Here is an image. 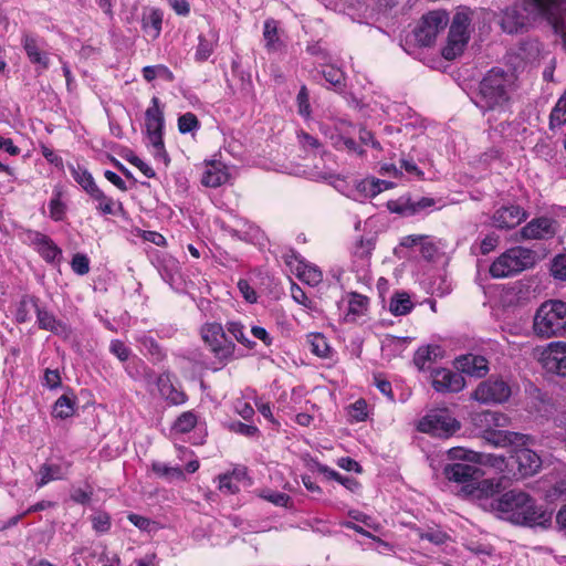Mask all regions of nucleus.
<instances>
[{
  "mask_svg": "<svg viewBox=\"0 0 566 566\" xmlns=\"http://www.w3.org/2000/svg\"><path fill=\"white\" fill-rule=\"evenodd\" d=\"M491 510L515 525L546 528L551 525L553 514L523 491L511 490L491 499Z\"/></svg>",
  "mask_w": 566,
  "mask_h": 566,
  "instance_id": "f257e3e1",
  "label": "nucleus"
},
{
  "mask_svg": "<svg viewBox=\"0 0 566 566\" xmlns=\"http://www.w3.org/2000/svg\"><path fill=\"white\" fill-rule=\"evenodd\" d=\"M516 90V74L511 70L494 66L480 81L474 103L484 114H503L510 111Z\"/></svg>",
  "mask_w": 566,
  "mask_h": 566,
  "instance_id": "f03ea898",
  "label": "nucleus"
},
{
  "mask_svg": "<svg viewBox=\"0 0 566 566\" xmlns=\"http://www.w3.org/2000/svg\"><path fill=\"white\" fill-rule=\"evenodd\" d=\"M448 455L451 460L460 461L446 465L443 473L449 481L463 484V490L470 494L475 490L486 497L499 493V483L491 480L480 481L483 472L475 465L481 462L479 453L463 448H451Z\"/></svg>",
  "mask_w": 566,
  "mask_h": 566,
  "instance_id": "7ed1b4c3",
  "label": "nucleus"
},
{
  "mask_svg": "<svg viewBox=\"0 0 566 566\" xmlns=\"http://www.w3.org/2000/svg\"><path fill=\"white\" fill-rule=\"evenodd\" d=\"M503 436V441L509 442L514 447L513 454L511 455V465L516 467L520 478H527L536 474L542 468L541 457L527 446L534 442V438L527 434L499 431Z\"/></svg>",
  "mask_w": 566,
  "mask_h": 566,
  "instance_id": "20e7f679",
  "label": "nucleus"
},
{
  "mask_svg": "<svg viewBox=\"0 0 566 566\" xmlns=\"http://www.w3.org/2000/svg\"><path fill=\"white\" fill-rule=\"evenodd\" d=\"M534 333L542 338L566 335V303L559 300L544 302L536 311Z\"/></svg>",
  "mask_w": 566,
  "mask_h": 566,
  "instance_id": "39448f33",
  "label": "nucleus"
},
{
  "mask_svg": "<svg viewBox=\"0 0 566 566\" xmlns=\"http://www.w3.org/2000/svg\"><path fill=\"white\" fill-rule=\"evenodd\" d=\"M536 254L524 247H513L497 256L490 265L493 279H505L516 275L535 264Z\"/></svg>",
  "mask_w": 566,
  "mask_h": 566,
  "instance_id": "423d86ee",
  "label": "nucleus"
},
{
  "mask_svg": "<svg viewBox=\"0 0 566 566\" xmlns=\"http://www.w3.org/2000/svg\"><path fill=\"white\" fill-rule=\"evenodd\" d=\"M164 125V113L159 107V99L158 97H153L151 105L145 112L146 134L149 144L153 147V155L155 158L164 160L167 165L169 163V157L165 149L163 139Z\"/></svg>",
  "mask_w": 566,
  "mask_h": 566,
  "instance_id": "0eeeda50",
  "label": "nucleus"
},
{
  "mask_svg": "<svg viewBox=\"0 0 566 566\" xmlns=\"http://www.w3.org/2000/svg\"><path fill=\"white\" fill-rule=\"evenodd\" d=\"M470 24L471 18L468 12L459 11L454 14L449 29L447 44L441 51V54L446 60H454L463 53L470 39Z\"/></svg>",
  "mask_w": 566,
  "mask_h": 566,
  "instance_id": "6e6552de",
  "label": "nucleus"
},
{
  "mask_svg": "<svg viewBox=\"0 0 566 566\" xmlns=\"http://www.w3.org/2000/svg\"><path fill=\"white\" fill-rule=\"evenodd\" d=\"M460 422L447 410H440L424 416L417 426L420 432L438 438H449L460 430Z\"/></svg>",
  "mask_w": 566,
  "mask_h": 566,
  "instance_id": "1a4fd4ad",
  "label": "nucleus"
},
{
  "mask_svg": "<svg viewBox=\"0 0 566 566\" xmlns=\"http://www.w3.org/2000/svg\"><path fill=\"white\" fill-rule=\"evenodd\" d=\"M448 23L449 14L444 10H433L423 14L413 31L417 43L421 46H430Z\"/></svg>",
  "mask_w": 566,
  "mask_h": 566,
  "instance_id": "9d476101",
  "label": "nucleus"
},
{
  "mask_svg": "<svg viewBox=\"0 0 566 566\" xmlns=\"http://www.w3.org/2000/svg\"><path fill=\"white\" fill-rule=\"evenodd\" d=\"M511 396V388L502 378L490 377L481 381L472 394L481 403H502Z\"/></svg>",
  "mask_w": 566,
  "mask_h": 566,
  "instance_id": "9b49d317",
  "label": "nucleus"
},
{
  "mask_svg": "<svg viewBox=\"0 0 566 566\" xmlns=\"http://www.w3.org/2000/svg\"><path fill=\"white\" fill-rule=\"evenodd\" d=\"M24 240L41 255L48 263H59L62 259V250L46 234L34 230L24 233Z\"/></svg>",
  "mask_w": 566,
  "mask_h": 566,
  "instance_id": "f8f14e48",
  "label": "nucleus"
},
{
  "mask_svg": "<svg viewBox=\"0 0 566 566\" xmlns=\"http://www.w3.org/2000/svg\"><path fill=\"white\" fill-rule=\"evenodd\" d=\"M431 378V385L434 390L442 394L459 392L465 386L463 376L448 368L434 369Z\"/></svg>",
  "mask_w": 566,
  "mask_h": 566,
  "instance_id": "ddd939ff",
  "label": "nucleus"
},
{
  "mask_svg": "<svg viewBox=\"0 0 566 566\" xmlns=\"http://www.w3.org/2000/svg\"><path fill=\"white\" fill-rule=\"evenodd\" d=\"M543 365L547 371L566 377V343H552L543 354Z\"/></svg>",
  "mask_w": 566,
  "mask_h": 566,
  "instance_id": "4468645a",
  "label": "nucleus"
},
{
  "mask_svg": "<svg viewBox=\"0 0 566 566\" xmlns=\"http://www.w3.org/2000/svg\"><path fill=\"white\" fill-rule=\"evenodd\" d=\"M527 218V212L520 206L511 205L497 209L493 217V226L499 229H512Z\"/></svg>",
  "mask_w": 566,
  "mask_h": 566,
  "instance_id": "2eb2a0df",
  "label": "nucleus"
},
{
  "mask_svg": "<svg viewBox=\"0 0 566 566\" xmlns=\"http://www.w3.org/2000/svg\"><path fill=\"white\" fill-rule=\"evenodd\" d=\"M21 44L25 51V54L32 64L36 65V69L44 71L50 65V57L43 50L41 41L29 33L22 35Z\"/></svg>",
  "mask_w": 566,
  "mask_h": 566,
  "instance_id": "dca6fc26",
  "label": "nucleus"
},
{
  "mask_svg": "<svg viewBox=\"0 0 566 566\" xmlns=\"http://www.w3.org/2000/svg\"><path fill=\"white\" fill-rule=\"evenodd\" d=\"M554 223L547 217L535 218L521 229V237L526 240L547 239L555 233Z\"/></svg>",
  "mask_w": 566,
  "mask_h": 566,
  "instance_id": "f3484780",
  "label": "nucleus"
},
{
  "mask_svg": "<svg viewBox=\"0 0 566 566\" xmlns=\"http://www.w3.org/2000/svg\"><path fill=\"white\" fill-rule=\"evenodd\" d=\"M457 368L472 377H483L489 371V364L485 357L479 355H464L457 359Z\"/></svg>",
  "mask_w": 566,
  "mask_h": 566,
  "instance_id": "a211bd4d",
  "label": "nucleus"
},
{
  "mask_svg": "<svg viewBox=\"0 0 566 566\" xmlns=\"http://www.w3.org/2000/svg\"><path fill=\"white\" fill-rule=\"evenodd\" d=\"M229 179L228 169L221 161H210L205 165L201 182L206 187L216 188L226 184Z\"/></svg>",
  "mask_w": 566,
  "mask_h": 566,
  "instance_id": "6ab92c4d",
  "label": "nucleus"
},
{
  "mask_svg": "<svg viewBox=\"0 0 566 566\" xmlns=\"http://www.w3.org/2000/svg\"><path fill=\"white\" fill-rule=\"evenodd\" d=\"M35 314L39 328L49 331L55 335L67 336L70 332L67 325L57 319L52 312L39 306Z\"/></svg>",
  "mask_w": 566,
  "mask_h": 566,
  "instance_id": "aec40b11",
  "label": "nucleus"
},
{
  "mask_svg": "<svg viewBox=\"0 0 566 566\" xmlns=\"http://www.w3.org/2000/svg\"><path fill=\"white\" fill-rule=\"evenodd\" d=\"M218 41L219 33L213 28H210L206 33H200L198 36V45L195 52V60L197 62L207 61L213 53Z\"/></svg>",
  "mask_w": 566,
  "mask_h": 566,
  "instance_id": "412c9836",
  "label": "nucleus"
},
{
  "mask_svg": "<svg viewBox=\"0 0 566 566\" xmlns=\"http://www.w3.org/2000/svg\"><path fill=\"white\" fill-rule=\"evenodd\" d=\"M88 195L97 202L96 209L102 214H116L124 211L122 202H116L112 198L107 197L98 186H96Z\"/></svg>",
  "mask_w": 566,
  "mask_h": 566,
  "instance_id": "4be33fe9",
  "label": "nucleus"
},
{
  "mask_svg": "<svg viewBox=\"0 0 566 566\" xmlns=\"http://www.w3.org/2000/svg\"><path fill=\"white\" fill-rule=\"evenodd\" d=\"M163 12L159 9L151 8L144 12L142 28L151 39H157L161 32Z\"/></svg>",
  "mask_w": 566,
  "mask_h": 566,
  "instance_id": "5701e85b",
  "label": "nucleus"
},
{
  "mask_svg": "<svg viewBox=\"0 0 566 566\" xmlns=\"http://www.w3.org/2000/svg\"><path fill=\"white\" fill-rule=\"evenodd\" d=\"M235 349V344L222 333V338H217L210 346L213 356L221 363L226 364L232 359Z\"/></svg>",
  "mask_w": 566,
  "mask_h": 566,
  "instance_id": "b1692460",
  "label": "nucleus"
},
{
  "mask_svg": "<svg viewBox=\"0 0 566 566\" xmlns=\"http://www.w3.org/2000/svg\"><path fill=\"white\" fill-rule=\"evenodd\" d=\"M38 307V297L29 294L23 295L17 305L15 321L20 324L29 322L32 317V313H36Z\"/></svg>",
  "mask_w": 566,
  "mask_h": 566,
  "instance_id": "393cba45",
  "label": "nucleus"
},
{
  "mask_svg": "<svg viewBox=\"0 0 566 566\" xmlns=\"http://www.w3.org/2000/svg\"><path fill=\"white\" fill-rule=\"evenodd\" d=\"M295 260L297 261L296 272L300 280L311 286H316L322 282L323 274L317 266L308 264L303 260H298L296 256Z\"/></svg>",
  "mask_w": 566,
  "mask_h": 566,
  "instance_id": "a878e982",
  "label": "nucleus"
},
{
  "mask_svg": "<svg viewBox=\"0 0 566 566\" xmlns=\"http://www.w3.org/2000/svg\"><path fill=\"white\" fill-rule=\"evenodd\" d=\"M389 182L379 179H364L356 185V191L367 198L376 197L384 189L389 187Z\"/></svg>",
  "mask_w": 566,
  "mask_h": 566,
  "instance_id": "bb28decb",
  "label": "nucleus"
},
{
  "mask_svg": "<svg viewBox=\"0 0 566 566\" xmlns=\"http://www.w3.org/2000/svg\"><path fill=\"white\" fill-rule=\"evenodd\" d=\"M440 353L439 346H423L420 347L415 356H413V364L417 366L419 370H424L428 368V364L432 363L437 359Z\"/></svg>",
  "mask_w": 566,
  "mask_h": 566,
  "instance_id": "cd10ccee",
  "label": "nucleus"
},
{
  "mask_svg": "<svg viewBox=\"0 0 566 566\" xmlns=\"http://www.w3.org/2000/svg\"><path fill=\"white\" fill-rule=\"evenodd\" d=\"M39 475L36 485L42 488L51 481L62 480L65 476V470L60 464L44 463L39 469Z\"/></svg>",
  "mask_w": 566,
  "mask_h": 566,
  "instance_id": "c85d7f7f",
  "label": "nucleus"
},
{
  "mask_svg": "<svg viewBox=\"0 0 566 566\" xmlns=\"http://www.w3.org/2000/svg\"><path fill=\"white\" fill-rule=\"evenodd\" d=\"M412 308H413V304L410 300V296L405 292L396 293L391 297L390 303H389V311L395 316L407 315L408 313L411 312Z\"/></svg>",
  "mask_w": 566,
  "mask_h": 566,
  "instance_id": "c756f323",
  "label": "nucleus"
},
{
  "mask_svg": "<svg viewBox=\"0 0 566 566\" xmlns=\"http://www.w3.org/2000/svg\"><path fill=\"white\" fill-rule=\"evenodd\" d=\"M263 38L268 51H276L280 46V38L277 33V23L274 19H268L263 27Z\"/></svg>",
  "mask_w": 566,
  "mask_h": 566,
  "instance_id": "7c9ffc66",
  "label": "nucleus"
},
{
  "mask_svg": "<svg viewBox=\"0 0 566 566\" xmlns=\"http://www.w3.org/2000/svg\"><path fill=\"white\" fill-rule=\"evenodd\" d=\"M142 72H143V77L147 82H151L156 77H161L167 82H172L175 80L174 73L164 64L145 66V67H143Z\"/></svg>",
  "mask_w": 566,
  "mask_h": 566,
  "instance_id": "2f4dec72",
  "label": "nucleus"
},
{
  "mask_svg": "<svg viewBox=\"0 0 566 566\" xmlns=\"http://www.w3.org/2000/svg\"><path fill=\"white\" fill-rule=\"evenodd\" d=\"M318 472L325 474L328 479L336 480L340 484H343L346 489H348L352 492H355L359 488V483L350 478V476H343L337 471L329 469L328 467L324 464H317Z\"/></svg>",
  "mask_w": 566,
  "mask_h": 566,
  "instance_id": "473e14b6",
  "label": "nucleus"
},
{
  "mask_svg": "<svg viewBox=\"0 0 566 566\" xmlns=\"http://www.w3.org/2000/svg\"><path fill=\"white\" fill-rule=\"evenodd\" d=\"M198 417L193 411H185L174 422L172 430L179 433H187L196 427Z\"/></svg>",
  "mask_w": 566,
  "mask_h": 566,
  "instance_id": "72a5a7b5",
  "label": "nucleus"
},
{
  "mask_svg": "<svg viewBox=\"0 0 566 566\" xmlns=\"http://www.w3.org/2000/svg\"><path fill=\"white\" fill-rule=\"evenodd\" d=\"M71 175L74 180L87 192L90 193L97 185L95 184L92 175L83 167L77 166L71 167Z\"/></svg>",
  "mask_w": 566,
  "mask_h": 566,
  "instance_id": "f704fd0d",
  "label": "nucleus"
},
{
  "mask_svg": "<svg viewBox=\"0 0 566 566\" xmlns=\"http://www.w3.org/2000/svg\"><path fill=\"white\" fill-rule=\"evenodd\" d=\"M434 203H436L434 199L428 198V197H422L418 200L408 201V203L403 208H401L399 210L395 209V211L407 214V216H411V214H415L417 212H420L422 210L433 207Z\"/></svg>",
  "mask_w": 566,
  "mask_h": 566,
  "instance_id": "c9c22d12",
  "label": "nucleus"
},
{
  "mask_svg": "<svg viewBox=\"0 0 566 566\" xmlns=\"http://www.w3.org/2000/svg\"><path fill=\"white\" fill-rule=\"evenodd\" d=\"M310 345L313 354L321 358L331 357L332 349L322 334H313L310 336Z\"/></svg>",
  "mask_w": 566,
  "mask_h": 566,
  "instance_id": "e433bc0d",
  "label": "nucleus"
},
{
  "mask_svg": "<svg viewBox=\"0 0 566 566\" xmlns=\"http://www.w3.org/2000/svg\"><path fill=\"white\" fill-rule=\"evenodd\" d=\"M137 342L140 344L142 348L151 355L156 360H161L164 358L165 355L153 336L143 334L137 338Z\"/></svg>",
  "mask_w": 566,
  "mask_h": 566,
  "instance_id": "4c0bfd02",
  "label": "nucleus"
},
{
  "mask_svg": "<svg viewBox=\"0 0 566 566\" xmlns=\"http://www.w3.org/2000/svg\"><path fill=\"white\" fill-rule=\"evenodd\" d=\"M368 297L358 293H352L348 301V313L356 316L364 315L368 310Z\"/></svg>",
  "mask_w": 566,
  "mask_h": 566,
  "instance_id": "58836bf2",
  "label": "nucleus"
},
{
  "mask_svg": "<svg viewBox=\"0 0 566 566\" xmlns=\"http://www.w3.org/2000/svg\"><path fill=\"white\" fill-rule=\"evenodd\" d=\"M49 214L54 221H62L66 213V206L61 200V192L55 191L52 199L49 202Z\"/></svg>",
  "mask_w": 566,
  "mask_h": 566,
  "instance_id": "ea45409f",
  "label": "nucleus"
},
{
  "mask_svg": "<svg viewBox=\"0 0 566 566\" xmlns=\"http://www.w3.org/2000/svg\"><path fill=\"white\" fill-rule=\"evenodd\" d=\"M55 417L66 419L74 413V402L66 395L61 396L53 408Z\"/></svg>",
  "mask_w": 566,
  "mask_h": 566,
  "instance_id": "a19ab883",
  "label": "nucleus"
},
{
  "mask_svg": "<svg viewBox=\"0 0 566 566\" xmlns=\"http://www.w3.org/2000/svg\"><path fill=\"white\" fill-rule=\"evenodd\" d=\"M564 124H566V91L551 113V126H562Z\"/></svg>",
  "mask_w": 566,
  "mask_h": 566,
  "instance_id": "79ce46f5",
  "label": "nucleus"
},
{
  "mask_svg": "<svg viewBox=\"0 0 566 566\" xmlns=\"http://www.w3.org/2000/svg\"><path fill=\"white\" fill-rule=\"evenodd\" d=\"M479 419L486 426V431L492 427H504L506 424V417L497 411H484L479 415Z\"/></svg>",
  "mask_w": 566,
  "mask_h": 566,
  "instance_id": "37998d69",
  "label": "nucleus"
},
{
  "mask_svg": "<svg viewBox=\"0 0 566 566\" xmlns=\"http://www.w3.org/2000/svg\"><path fill=\"white\" fill-rule=\"evenodd\" d=\"M200 128V123L197 116L187 112L178 118V129L181 134H189L197 132Z\"/></svg>",
  "mask_w": 566,
  "mask_h": 566,
  "instance_id": "c03bdc74",
  "label": "nucleus"
},
{
  "mask_svg": "<svg viewBox=\"0 0 566 566\" xmlns=\"http://www.w3.org/2000/svg\"><path fill=\"white\" fill-rule=\"evenodd\" d=\"M153 471L160 476L167 479L182 480L185 478L184 471L179 467H169L166 463L155 462L153 463Z\"/></svg>",
  "mask_w": 566,
  "mask_h": 566,
  "instance_id": "a18cd8bd",
  "label": "nucleus"
},
{
  "mask_svg": "<svg viewBox=\"0 0 566 566\" xmlns=\"http://www.w3.org/2000/svg\"><path fill=\"white\" fill-rule=\"evenodd\" d=\"M159 386L161 395L165 396L172 405H181L186 402L187 396L182 391L175 389L170 384L160 379Z\"/></svg>",
  "mask_w": 566,
  "mask_h": 566,
  "instance_id": "49530a36",
  "label": "nucleus"
},
{
  "mask_svg": "<svg viewBox=\"0 0 566 566\" xmlns=\"http://www.w3.org/2000/svg\"><path fill=\"white\" fill-rule=\"evenodd\" d=\"M223 328L219 323H208L201 327V336L203 342L210 347L219 337L222 338Z\"/></svg>",
  "mask_w": 566,
  "mask_h": 566,
  "instance_id": "de8ad7c7",
  "label": "nucleus"
},
{
  "mask_svg": "<svg viewBox=\"0 0 566 566\" xmlns=\"http://www.w3.org/2000/svg\"><path fill=\"white\" fill-rule=\"evenodd\" d=\"M322 74L325 81L335 87H340L344 84V72L338 67L328 65L323 69Z\"/></svg>",
  "mask_w": 566,
  "mask_h": 566,
  "instance_id": "09e8293b",
  "label": "nucleus"
},
{
  "mask_svg": "<svg viewBox=\"0 0 566 566\" xmlns=\"http://www.w3.org/2000/svg\"><path fill=\"white\" fill-rule=\"evenodd\" d=\"M228 332L242 345L248 348H252L255 343L245 337L243 332V325L238 322H231L228 324Z\"/></svg>",
  "mask_w": 566,
  "mask_h": 566,
  "instance_id": "8fccbe9b",
  "label": "nucleus"
},
{
  "mask_svg": "<svg viewBox=\"0 0 566 566\" xmlns=\"http://www.w3.org/2000/svg\"><path fill=\"white\" fill-rule=\"evenodd\" d=\"M92 525L97 533H107L111 528V516L106 512H97L92 516Z\"/></svg>",
  "mask_w": 566,
  "mask_h": 566,
  "instance_id": "3c124183",
  "label": "nucleus"
},
{
  "mask_svg": "<svg viewBox=\"0 0 566 566\" xmlns=\"http://www.w3.org/2000/svg\"><path fill=\"white\" fill-rule=\"evenodd\" d=\"M296 101H297L298 114L305 118L310 117L311 116L310 95H308V91L305 85H303L300 88Z\"/></svg>",
  "mask_w": 566,
  "mask_h": 566,
  "instance_id": "603ef678",
  "label": "nucleus"
},
{
  "mask_svg": "<svg viewBox=\"0 0 566 566\" xmlns=\"http://www.w3.org/2000/svg\"><path fill=\"white\" fill-rule=\"evenodd\" d=\"M71 268L74 273L85 275L90 272V260L85 254L76 253L71 261Z\"/></svg>",
  "mask_w": 566,
  "mask_h": 566,
  "instance_id": "864d4df0",
  "label": "nucleus"
},
{
  "mask_svg": "<svg viewBox=\"0 0 566 566\" xmlns=\"http://www.w3.org/2000/svg\"><path fill=\"white\" fill-rule=\"evenodd\" d=\"M230 431L244 436V437H254L259 433V429L255 426L247 424L241 421H232L228 424Z\"/></svg>",
  "mask_w": 566,
  "mask_h": 566,
  "instance_id": "5fc2aeb1",
  "label": "nucleus"
},
{
  "mask_svg": "<svg viewBox=\"0 0 566 566\" xmlns=\"http://www.w3.org/2000/svg\"><path fill=\"white\" fill-rule=\"evenodd\" d=\"M552 275L559 281H566V255H557L551 266Z\"/></svg>",
  "mask_w": 566,
  "mask_h": 566,
  "instance_id": "6e6d98bb",
  "label": "nucleus"
},
{
  "mask_svg": "<svg viewBox=\"0 0 566 566\" xmlns=\"http://www.w3.org/2000/svg\"><path fill=\"white\" fill-rule=\"evenodd\" d=\"M125 159L138 168L147 178H154L156 176L155 170L146 164L144 160H142L138 156L134 155L132 151L125 156Z\"/></svg>",
  "mask_w": 566,
  "mask_h": 566,
  "instance_id": "4d7b16f0",
  "label": "nucleus"
},
{
  "mask_svg": "<svg viewBox=\"0 0 566 566\" xmlns=\"http://www.w3.org/2000/svg\"><path fill=\"white\" fill-rule=\"evenodd\" d=\"M109 352L120 361H126L130 356V349L119 339L111 342Z\"/></svg>",
  "mask_w": 566,
  "mask_h": 566,
  "instance_id": "13d9d810",
  "label": "nucleus"
},
{
  "mask_svg": "<svg viewBox=\"0 0 566 566\" xmlns=\"http://www.w3.org/2000/svg\"><path fill=\"white\" fill-rule=\"evenodd\" d=\"M406 338L399 337H387L382 343V352H392V353H401L406 347Z\"/></svg>",
  "mask_w": 566,
  "mask_h": 566,
  "instance_id": "bf43d9fd",
  "label": "nucleus"
},
{
  "mask_svg": "<svg viewBox=\"0 0 566 566\" xmlns=\"http://www.w3.org/2000/svg\"><path fill=\"white\" fill-rule=\"evenodd\" d=\"M238 476L239 475L235 472L220 476L219 489L229 494L237 493L239 491V486L233 482V479H238Z\"/></svg>",
  "mask_w": 566,
  "mask_h": 566,
  "instance_id": "052dcab7",
  "label": "nucleus"
},
{
  "mask_svg": "<svg viewBox=\"0 0 566 566\" xmlns=\"http://www.w3.org/2000/svg\"><path fill=\"white\" fill-rule=\"evenodd\" d=\"M374 249V242L371 239H360L354 247V254L360 259H366L370 255Z\"/></svg>",
  "mask_w": 566,
  "mask_h": 566,
  "instance_id": "680f3d73",
  "label": "nucleus"
},
{
  "mask_svg": "<svg viewBox=\"0 0 566 566\" xmlns=\"http://www.w3.org/2000/svg\"><path fill=\"white\" fill-rule=\"evenodd\" d=\"M262 497L277 506H287L291 501L290 495L283 492H263Z\"/></svg>",
  "mask_w": 566,
  "mask_h": 566,
  "instance_id": "e2e57ef3",
  "label": "nucleus"
},
{
  "mask_svg": "<svg viewBox=\"0 0 566 566\" xmlns=\"http://www.w3.org/2000/svg\"><path fill=\"white\" fill-rule=\"evenodd\" d=\"M420 538L440 545L448 539V535L440 530H428L420 534Z\"/></svg>",
  "mask_w": 566,
  "mask_h": 566,
  "instance_id": "0e129e2a",
  "label": "nucleus"
},
{
  "mask_svg": "<svg viewBox=\"0 0 566 566\" xmlns=\"http://www.w3.org/2000/svg\"><path fill=\"white\" fill-rule=\"evenodd\" d=\"M238 289L244 300L249 303H255L256 302V292L254 289L249 284L247 280L240 279L238 282Z\"/></svg>",
  "mask_w": 566,
  "mask_h": 566,
  "instance_id": "69168bd1",
  "label": "nucleus"
},
{
  "mask_svg": "<svg viewBox=\"0 0 566 566\" xmlns=\"http://www.w3.org/2000/svg\"><path fill=\"white\" fill-rule=\"evenodd\" d=\"M298 143L305 149L316 150L321 147V143L317 138L313 137L308 133L301 132L297 135Z\"/></svg>",
  "mask_w": 566,
  "mask_h": 566,
  "instance_id": "338daca9",
  "label": "nucleus"
},
{
  "mask_svg": "<svg viewBox=\"0 0 566 566\" xmlns=\"http://www.w3.org/2000/svg\"><path fill=\"white\" fill-rule=\"evenodd\" d=\"M437 252H438V249H437L436 244L429 240L428 235H426V239L422 242H420L421 255L426 260L431 261L434 259Z\"/></svg>",
  "mask_w": 566,
  "mask_h": 566,
  "instance_id": "774afa93",
  "label": "nucleus"
}]
</instances>
